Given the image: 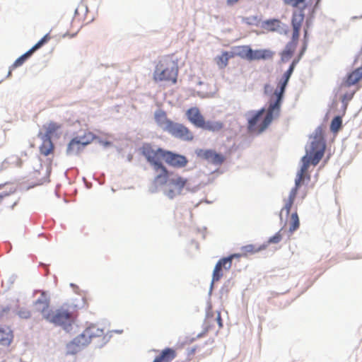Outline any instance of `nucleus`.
<instances>
[{
	"mask_svg": "<svg viewBox=\"0 0 362 362\" xmlns=\"http://www.w3.org/2000/svg\"><path fill=\"white\" fill-rule=\"evenodd\" d=\"M283 1L286 5L300 9L293 13L291 18L293 33L291 42H295L298 45L300 28L305 18L303 11L308 7V4H311L312 0H283Z\"/></svg>",
	"mask_w": 362,
	"mask_h": 362,
	"instance_id": "nucleus-5",
	"label": "nucleus"
},
{
	"mask_svg": "<svg viewBox=\"0 0 362 362\" xmlns=\"http://www.w3.org/2000/svg\"><path fill=\"white\" fill-rule=\"evenodd\" d=\"M105 332L103 329L97 325H92L87 327L79 336L76 338L77 344L85 346L96 338H103Z\"/></svg>",
	"mask_w": 362,
	"mask_h": 362,
	"instance_id": "nucleus-8",
	"label": "nucleus"
},
{
	"mask_svg": "<svg viewBox=\"0 0 362 362\" xmlns=\"http://www.w3.org/2000/svg\"><path fill=\"white\" fill-rule=\"evenodd\" d=\"M236 54L240 57L249 60L252 53V48L248 45H242L236 47Z\"/></svg>",
	"mask_w": 362,
	"mask_h": 362,
	"instance_id": "nucleus-27",
	"label": "nucleus"
},
{
	"mask_svg": "<svg viewBox=\"0 0 362 362\" xmlns=\"http://www.w3.org/2000/svg\"><path fill=\"white\" fill-rule=\"evenodd\" d=\"M233 255L221 259L216 264L212 276V282L218 281L223 276V269L228 271L232 265Z\"/></svg>",
	"mask_w": 362,
	"mask_h": 362,
	"instance_id": "nucleus-14",
	"label": "nucleus"
},
{
	"mask_svg": "<svg viewBox=\"0 0 362 362\" xmlns=\"http://www.w3.org/2000/svg\"><path fill=\"white\" fill-rule=\"evenodd\" d=\"M8 195H9L8 193L0 194V204L1 203L2 200L4 199V198H5L6 197H8Z\"/></svg>",
	"mask_w": 362,
	"mask_h": 362,
	"instance_id": "nucleus-40",
	"label": "nucleus"
},
{
	"mask_svg": "<svg viewBox=\"0 0 362 362\" xmlns=\"http://www.w3.org/2000/svg\"><path fill=\"white\" fill-rule=\"evenodd\" d=\"M299 226L300 221L298 214L297 212H294L291 216L289 231L291 233H293L299 228Z\"/></svg>",
	"mask_w": 362,
	"mask_h": 362,
	"instance_id": "nucleus-31",
	"label": "nucleus"
},
{
	"mask_svg": "<svg viewBox=\"0 0 362 362\" xmlns=\"http://www.w3.org/2000/svg\"><path fill=\"white\" fill-rule=\"evenodd\" d=\"M42 144L40 147V151L41 154L47 156L53 153L54 144L52 139L47 138H42Z\"/></svg>",
	"mask_w": 362,
	"mask_h": 362,
	"instance_id": "nucleus-24",
	"label": "nucleus"
},
{
	"mask_svg": "<svg viewBox=\"0 0 362 362\" xmlns=\"http://www.w3.org/2000/svg\"><path fill=\"white\" fill-rule=\"evenodd\" d=\"M362 79V66L358 67L349 74L339 85V90L344 91L346 88L356 84Z\"/></svg>",
	"mask_w": 362,
	"mask_h": 362,
	"instance_id": "nucleus-17",
	"label": "nucleus"
},
{
	"mask_svg": "<svg viewBox=\"0 0 362 362\" xmlns=\"http://www.w3.org/2000/svg\"><path fill=\"white\" fill-rule=\"evenodd\" d=\"M223 127V122L220 121H207L204 122V125L201 127L203 129L211 132L221 131Z\"/></svg>",
	"mask_w": 362,
	"mask_h": 362,
	"instance_id": "nucleus-26",
	"label": "nucleus"
},
{
	"mask_svg": "<svg viewBox=\"0 0 362 362\" xmlns=\"http://www.w3.org/2000/svg\"><path fill=\"white\" fill-rule=\"evenodd\" d=\"M269 87V85H266L265 87H264V90H265V92H267V88Z\"/></svg>",
	"mask_w": 362,
	"mask_h": 362,
	"instance_id": "nucleus-42",
	"label": "nucleus"
},
{
	"mask_svg": "<svg viewBox=\"0 0 362 362\" xmlns=\"http://www.w3.org/2000/svg\"><path fill=\"white\" fill-rule=\"evenodd\" d=\"M51 37L49 33L46 34L40 40H39L30 49H29L32 53H33L37 49H40L45 44H46L49 40Z\"/></svg>",
	"mask_w": 362,
	"mask_h": 362,
	"instance_id": "nucleus-33",
	"label": "nucleus"
},
{
	"mask_svg": "<svg viewBox=\"0 0 362 362\" xmlns=\"http://www.w3.org/2000/svg\"><path fill=\"white\" fill-rule=\"evenodd\" d=\"M341 124H342V119H341V117H339V116L335 117L332 119L331 124H330L331 131L333 132H337L339 130V129L341 128Z\"/></svg>",
	"mask_w": 362,
	"mask_h": 362,
	"instance_id": "nucleus-35",
	"label": "nucleus"
},
{
	"mask_svg": "<svg viewBox=\"0 0 362 362\" xmlns=\"http://www.w3.org/2000/svg\"><path fill=\"white\" fill-rule=\"evenodd\" d=\"M196 153L199 158L214 165H221L225 160L223 155L217 153L213 150L199 149L196 151Z\"/></svg>",
	"mask_w": 362,
	"mask_h": 362,
	"instance_id": "nucleus-15",
	"label": "nucleus"
},
{
	"mask_svg": "<svg viewBox=\"0 0 362 362\" xmlns=\"http://www.w3.org/2000/svg\"><path fill=\"white\" fill-rule=\"evenodd\" d=\"M80 8H81V9L85 8L86 10H87V8L84 5L82 4V5L79 6L77 8H76V10H75L76 15H77L78 13V11Z\"/></svg>",
	"mask_w": 362,
	"mask_h": 362,
	"instance_id": "nucleus-39",
	"label": "nucleus"
},
{
	"mask_svg": "<svg viewBox=\"0 0 362 362\" xmlns=\"http://www.w3.org/2000/svg\"><path fill=\"white\" fill-rule=\"evenodd\" d=\"M307 35H308V30L305 29V31H304V37L306 38L307 37Z\"/></svg>",
	"mask_w": 362,
	"mask_h": 362,
	"instance_id": "nucleus-41",
	"label": "nucleus"
},
{
	"mask_svg": "<svg viewBox=\"0 0 362 362\" xmlns=\"http://www.w3.org/2000/svg\"><path fill=\"white\" fill-rule=\"evenodd\" d=\"M141 154L146 158L153 169L163 165L162 160H165L166 150L156 148L150 144H144L141 148Z\"/></svg>",
	"mask_w": 362,
	"mask_h": 362,
	"instance_id": "nucleus-6",
	"label": "nucleus"
},
{
	"mask_svg": "<svg viewBox=\"0 0 362 362\" xmlns=\"http://www.w3.org/2000/svg\"><path fill=\"white\" fill-rule=\"evenodd\" d=\"M35 306L45 320L55 325L64 327V329L66 326H70L74 320V313L68 306L63 305L56 310H49V301L44 296L35 301Z\"/></svg>",
	"mask_w": 362,
	"mask_h": 362,
	"instance_id": "nucleus-2",
	"label": "nucleus"
},
{
	"mask_svg": "<svg viewBox=\"0 0 362 362\" xmlns=\"http://www.w3.org/2000/svg\"><path fill=\"white\" fill-rule=\"evenodd\" d=\"M281 21L278 19H270L264 21V28L269 31H276L281 28Z\"/></svg>",
	"mask_w": 362,
	"mask_h": 362,
	"instance_id": "nucleus-29",
	"label": "nucleus"
},
{
	"mask_svg": "<svg viewBox=\"0 0 362 362\" xmlns=\"http://www.w3.org/2000/svg\"><path fill=\"white\" fill-rule=\"evenodd\" d=\"M280 107L281 103L271 97L266 115H264V109L262 108L248 119L247 128L249 132L254 134H260L264 131L274 117L279 116Z\"/></svg>",
	"mask_w": 362,
	"mask_h": 362,
	"instance_id": "nucleus-3",
	"label": "nucleus"
},
{
	"mask_svg": "<svg viewBox=\"0 0 362 362\" xmlns=\"http://www.w3.org/2000/svg\"><path fill=\"white\" fill-rule=\"evenodd\" d=\"M239 0H226L227 4L229 6H233L236 4Z\"/></svg>",
	"mask_w": 362,
	"mask_h": 362,
	"instance_id": "nucleus-38",
	"label": "nucleus"
},
{
	"mask_svg": "<svg viewBox=\"0 0 362 362\" xmlns=\"http://www.w3.org/2000/svg\"><path fill=\"white\" fill-rule=\"evenodd\" d=\"M348 88H346L344 91H341L339 89V91L341 93H343L342 96H341V102L343 103H347L349 101H350L355 93H356V90H347Z\"/></svg>",
	"mask_w": 362,
	"mask_h": 362,
	"instance_id": "nucleus-32",
	"label": "nucleus"
},
{
	"mask_svg": "<svg viewBox=\"0 0 362 362\" xmlns=\"http://www.w3.org/2000/svg\"><path fill=\"white\" fill-rule=\"evenodd\" d=\"M296 47L297 45L295 44V42H288L286 46L285 49L283 51L282 59L284 60H288V59H290L293 56L296 49Z\"/></svg>",
	"mask_w": 362,
	"mask_h": 362,
	"instance_id": "nucleus-28",
	"label": "nucleus"
},
{
	"mask_svg": "<svg viewBox=\"0 0 362 362\" xmlns=\"http://www.w3.org/2000/svg\"><path fill=\"white\" fill-rule=\"evenodd\" d=\"M268 56H269V53L266 50H259V49L253 50V49H252V53L250 54V61L266 59Z\"/></svg>",
	"mask_w": 362,
	"mask_h": 362,
	"instance_id": "nucleus-30",
	"label": "nucleus"
},
{
	"mask_svg": "<svg viewBox=\"0 0 362 362\" xmlns=\"http://www.w3.org/2000/svg\"><path fill=\"white\" fill-rule=\"evenodd\" d=\"M325 151V141L322 135V131L319 130L315 132L313 140L310 143V148L306 151V155L302 158L303 165L298 172L296 180L295 187L291 190L288 198L284 200V206L280 212V218H282L283 211H286V216H288L291 209L296 199L298 189L301 183L306 177L308 180L310 176L308 174L310 164L316 165L319 163L324 156Z\"/></svg>",
	"mask_w": 362,
	"mask_h": 362,
	"instance_id": "nucleus-1",
	"label": "nucleus"
},
{
	"mask_svg": "<svg viewBox=\"0 0 362 362\" xmlns=\"http://www.w3.org/2000/svg\"><path fill=\"white\" fill-rule=\"evenodd\" d=\"M204 326L205 332L215 329L216 326L218 329L223 327L221 313L219 311L214 312L211 305L207 307Z\"/></svg>",
	"mask_w": 362,
	"mask_h": 362,
	"instance_id": "nucleus-11",
	"label": "nucleus"
},
{
	"mask_svg": "<svg viewBox=\"0 0 362 362\" xmlns=\"http://www.w3.org/2000/svg\"><path fill=\"white\" fill-rule=\"evenodd\" d=\"M154 117L158 125L162 127L164 131H166V127L169 123L173 122L168 119L166 113L161 110L156 111Z\"/></svg>",
	"mask_w": 362,
	"mask_h": 362,
	"instance_id": "nucleus-22",
	"label": "nucleus"
},
{
	"mask_svg": "<svg viewBox=\"0 0 362 362\" xmlns=\"http://www.w3.org/2000/svg\"><path fill=\"white\" fill-rule=\"evenodd\" d=\"M43 133L40 132L39 136L41 138H47L52 139L53 138H59L61 135L62 124L53 121H50L42 125Z\"/></svg>",
	"mask_w": 362,
	"mask_h": 362,
	"instance_id": "nucleus-12",
	"label": "nucleus"
},
{
	"mask_svg": "<svg viewBox=\"0 0 362 362\" xmlns=\"http://www.w3.org/2000/svg\"><path fill=\"white\" fill-rule=\"evenodd\" d=\"M28 153L25 151L21 152V156H14L12 157L13 161L12 163L15 165V166L21 168L23 165L24 160L23 158H27Z\"/></svg>",
	"mask_w": 362,
	"mask_h": 362,
	"instance_id": "nucleus-36",
	"label": "nucleus"
},
{
	"mask_svg": "<svg viewBox=\"0 0 362 362\" xmlns=\"http://www.w3.org/2000/svg\"><path fill=\"white\" fill-rule=\"evenodd\" d=\"M187 178L184 177L178 173L172 171L167 185L170 187H172V189H170L167 192V196L170 199H173L175 196V191H177L178 194L181 193L182 190L187 185Z\"/></svg>",
	"mask_w": 362,
	"mask_h": 362,
	"instance_id": "nucleus-9",
	"label": "nucleus"
},
{
	"mask_svg": "<svg viewBox=\"0 0 362 362\" xmlns=\"http://www.w3.org/2000/svg\"><path fill=\"white\" fill-rule=\"evenodd\" d=\"M13 334L9 327H0V344L9 346L13 341Z\"/></svg>",
	"mask_w": 362,
	"mask_h": 362,
	"instance_id": "nucleus-21",
	"label": "nucleus"
},
{
	"mask_svg": "<svg viewBox=\"0 0 362 362\" xmlns=\"http://www.w3.org/2000/svg\"><path fill=\"white\" fill-rule=\"evenodd\" d=\"M153 170L156 173L153 180L155 187L167 185L172 171L168 170L164 165L154 168Z\"/></svg>",
	"mask_w": 362,
	"mask_h": 362,
	"instance_id": "nucleus-18",
	"label": "nucleus"
},
{
	"mask_svg": "<svg viewBox=\"0 0 362 362\" xmlns=\"http://www.w3.org/2000/svg\"><path fill=\"white\" fill-rule=\"evenodd\" d=\"M93 139L94 136L90 132H86L83 135L75 136L69 143L66 153L69 155L78 154L93 141Z\"/></svg>",
	"mask_w": 362,
	"mask_h": 362,
	"instance_id": "nucleus-7",
	"label": "nucleus"
},
{
	"mask_svg": "<svg viewBox=\"0 0 362 362\" xmlns=\"http://www.w3.org/2000/svg\"><path fill=\"white\" fill-rule=\"evenodd\" d=\"M179 67L172 56L168 55L160 59L155 66L153 80L155 83L165 82L175 84L177 81Z\"/></svg>",
	"mask_w": 362,
	"mask_h": 362,
	"instance_id": "nucleus-4",
	"label": "nucleus"
},
{
	"mask_svg": "<svg viewBox=\"0 0 362 362\" xmlns=\"http://www.w3.org/2000/svg\"><path fill=\"white\" fill-rule=\"evenodd\" d=\"M294 65V62H293L290 66L289 69L284 73L283 78L279 83L277 88L274 91V94L272 95V98H274L275 100H278L280 103H281L285 88L293 73Z\"/></svg>",
	"mask_w": 362,
	"mask_h": 362,
	"instance_id": "nucleus-16",
	"label": "nucleus"
},
{
	"mask_svg": "<svg viewBox=\"0 0 362 362\" xmlns=\"http://www.w3.org/2000/svg\"><path fill=\"white\" fill-rule=\"evenodd\" d=\"M282 239V235L281 234V231L277 232L272 237L269 238L266 245L269 244H276L279 243Z\"/></svg>",
	"mask_w": 362,
	"mask_h": 362,
	"instance_id": "nucleus-37",
	"label": "nucleus"
},
{
	"mask_svg": "<svg viewBox=\"0 0 362 362\" xmlns=\"http://www.w3.org/2000/svg\"><path fill=\"white\" fill-rule=\"evenodd\" d=\"M165 162L171 167L182 168L187 165L188 160L185 156L166 150Z\"/></svg>",
	"mask_w": 362,
	"mask_h": 362,
	"instance_id": "nucleus-13",
	"label": "nucleus"
},
{
	"mask_svg": "<svg viewBox=\"0 0 362 362\" xmlns=\"http://www.w3.org/2000/svg\"><path fill=\"white\" fill-rule=\"evenodd\" d=\"M233 54L228 52H223L221 55L217 56L215 58V62L220 69H224L228 64L230 58L233 57Z\"/></svg>",
	"mask_w": 362,
	"mask_h": 362,
	"instance_id": "nucleus-25",
	"label": "nucleus"
},
{
	"mask_svg": "<svg viewBox=\"0 0 362 362\" xmlns=\"http://www.w3.org/2000/svg\"><path fill=\"white\" fill-rule=\"evenodd\" d=\"M33 53L28 50L27 52H25L24 54H23L22 56H21L19 58H18L15 62L12 65V69H16L17 68L18 66H21L24 62L29 57L31 56Z\"/></svg>",
	"mask_w": 362,
	"mask_h": 362,
	"instance_id": "nucleus-34",
	"label": "nucleus"
},
{
	"mask_svg": "<svg viewBox=\"0 0 362 362\" xmlns=\"http://www.w3.org/2000/svg\"><path fill=\"white\" fill-rule=\"evenodd\" d=\"M166 132L172 136L185 141H192L193 134L185 125L174 122H170L166 127Z\"/></svg>",
	"mask_w": 362,
	"mask_h": 362,
	"instance_id": "nucleus-10",
	"label": "nucleus"
},
{
	"mask_svg": "<svg viewBox=\"0 0 362 362\" xmlns=\"http://www.w3.org/2000/svg\"><path fill=\"white\" fill-rule=\"evenodd\" d=\"M267 247V245L266 244H262L260 245L250 244L242 247L241 251L243 255H248L259 252L262 250H265Z\"/></svg>",
	"mask_w": 362,
	"mask_h": 362,
	"instance_id": "nucleus-23",
	"label": "nucleus"
},
{
	"mask_svg": "<svg viewBox=\"0 0 362 362\" xmlns=\"http://www.w3.org/2000/svg\"><path fill=\"white\" fill-rule=\"evenodd\" d=\"M186 116L195 127L201 128L204 125V118L197 107H194L187 110Z\"/></svg>",
	"mask_w": 362,
	"mask_h": 362,
	"instance_id": "nucleus-19",
	"label": "nucleus"
},
{
	"mask_svg": "<svg viewBox=\"0 0 362 362\" xmlns=\"http://www.w3.org/2000/svg\"><path fill=\"white\" fill-rule=\"evenodd\" d=\"M177 356L176 351L171 348H165L161 351L153 362H172Z\"/></svg>",
	"mask_w": 362,
	"mask_h": 362,
	"instance_id": "nucleus-20",
	"label": "nucleus"
}]
</instances>
